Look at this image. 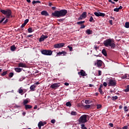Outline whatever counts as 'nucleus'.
Listing matches in <instances>:
<instances>
[{
    "mask_svg": "<svg viewBox=\"0 0 129 129\" xmlns=\"http://www.w3.org/2000/svg\"><path fill=\"white\" fill-rule=\"evenodd\" d=\"M0 12L1 13H2L3 15H5L6 16V18L7 19H6L5 21L3 22V24L4 25H6V24H7V23H8L9 22V20L8 19H11V18H13V15H12V14H13V12L10 9H7L6 10H4L1 8Z\"/></svg>",
    "mask_w": 129,
    "mask_h": 129,
    "instance_id": "f257e3e1",
    "label": "nucleus"
},
{
    "mask_svg": "<svg viewBox=\"0 0 129 129\" xmlns=\"http://www.w3.org/2000/svg\"><path fill=\"white\" fill-rule=\"evenodd\" d=\"M67 10L63 9L60 11H54V13H52V16L56 17V18H61L66 16V15H67Z\"/></svg>",
    "mask_w": 129,
    "mask_h": 129,
    "instance_id": "f03ea898",
    "label": "nucleus"
},
{
    "mask_svg": "<svg viewBox=\"0 0 129 129\" xmlns=\"http://www.w3.org/2000/svg\"><path fill=\"white\" fill-rule=\"evenodd\" d=\"M105 47H111L112 49L115 48V44H114V41L111 39H107L105 40L103 42Z\"/></svg>",
    "mask_w": 129,
    "mask_h": 129,
    "instance_id": "7ed1b4c3",
    "label": "nucleus"
},
{
    "mask_svg": "<svg viewBox=\"0 0 129 129\" xmlns=\"http://www.w3.org/2000/svg\"><path fill=\"white\" fill-rule=\"evenodd\" d=\"M87 116H88V115L84 114L82 115L79 119V122L81 123H85V122H87Z\"/></svg>",
    "mask_w": 129,
    "mask_h": 129,
    "instance_id": "20e7f679",
    "label": "nucleus"
},
{
    "mask_svg": "<svg viewBox=\"0 0 129 129\" xmlns=\"http://www.w3.org/2000/svg\"><path fill=\"white\" fill-rule=\"evenodd\" d=\"M41 54L46 56H51L52 55V50H43L41 51Z\"/></svg>",
    "mask_w": 129,
    "mask_h": 129,
    "instance_id": "39448f33",
    "label": "nucleus"
},
{
    "mask_svg": "<svg viewBox=\"0 0 129 129\" xmlns=\"http://www.w3.org/2000/svg\"><path fill=\"white\" fill-rule=\"evenodd\" d=\"M108 85V86H112L113 87L116 86V81L114 80L110 79L109 80Z\"/></svg>",
    "mask_w": 129,
    "mask_h": 129,
    "instance_id": "423d86ee",
    "label": "nucleus"
},
{
    "mask_svg": "<svg viewBox=\"0 0 129 129\" xmlns=\"http://www.w3.org/2000/svg\"><path fill=\"white\" fill-rule=\"evenodd\" d=\"M65 46V43H59L57 44H55L53 45V48L55 49H59L60 48H62Z\"/></svg>",
    "mask_w": 129,
    "mask_h": 129,
    "instance_id": "0eeeda50",
    "label": "nucleus"
},
{
    "mask_svg": "<svg viewBox=\"0 0 129 129\" xmlns=\"http://www.w3.org/2000/svg\"><path fill=\"white\" fill-rule=\"evenodd\" d=\"M60 86V83H54L52 85H50V88L52 89H57L59 88Z\"/></svg>",
    "mask_w": 129,
    "mask_h": 129,
    "instance_id": "6e6552de",
    "label": "nucleus"
},
{
    "mask_svg": "<svg viewBox=\"0 0 129 129\" xmlns=\"http://www.w3.org/2000/svg\"><path fill=\"white\" fill-rule=\"evenodd\" d=\"M94 15L96 17H102V18L105 17V14L101 12H94Z\"/></svg>",
    "mask_w": 129,
    "mask_h": 129,
    "instance_id": "1a4fd4ad",
    "label": "nucleus"
},
{
    "mask_svg": "<svg viewBox=\"0 0 129 129\" xmlns=\"http://www.w3.org/2000/svg\"><path fill=\"white\" fill-rule=\"evenodd\" d=\"M87 14V13H86V12H83L78 18V21H80V20H83V19H86Z\"/></svg>",
    "mask_w": 129,
    "mask_h": 129,
    "instance_id": "9d476101",
    "label": "nucleus"
},
{
    "mask_svg": "<svg viewBox=\"0 0 129 129\" xmlns=\"http://www.w3.org/2000/svg\"><path fill=\"white\" fill-rule=\"evenodd\" d=\"M48 37L49 36H48L47 35H44L43 34H42L40 37V38H39V41L43 42V41L45 40V39H47Z\"/></svg>",
    "mask_w": 129,
    "mask_h": 129,
    "instance_id": "9b49d317",
    "label": "nucleus"
},
{
    "mask_svg": "<svg viewBox=\"0 0 129 129\" xmlns=\"http://www.w3.org/2000/svg\"><path fill=\"white\" fill-rule=\"evenodd\" d=\"M102 63H103V62H102V60L97 59V67H98L99 68H100V67H101V66H102Z\"/></svg>",
    "mask_w": 129,
    "mask_h": 129,
    "instance_id": "f8f14e48",
    "label": "nucleus"
},
{
    "mask_svg": "<svg viewBox=\"0 0 129 129\" xmlns=\"http://www.w3.org/2000/svg\"><path fill=\"white\" fill-rule=\"evenodd\" d=\"M79 75H81V76H87V74L85 73V71L82 70H81L80 72H78Z\"/></svg>",
    "mask_w": 129,
    "mask_h": 129,
    "instance_id": "ddd939ff",
    "label": "nucleus"
},
{
    "mask_svg": "<svg viewBox=\"0 0 129 129\" xmlns=\"http://www.w3.org/2000/svg\"><path fill=\"white\" fill-rule=\"evenodd\" d=\"M36 87H37V85L35 84L31 85L30 87V91H35L36 90Z\"/></svg>",
    "mask_w": 129,
    "mask_h": 129,
    "instance_id": "4468645a",
    "label": "nucleus"
},
{
    "mask_svg": "<svg viewBox=\"0 0 129 129\" xmlns=\"http://www.w3.org/2000/svg\"><path fill=\"white\" fill-rule=\"evenodd\" d=\"M41 15H42V16H45V17H47L49 16V13H48L47 11H43L41 12Z\"/></svg>",
    "mask_w": 129,
    "mask_h": 129,
    "instance_id": "2eb2a0df",
    "label": "nucleus"
},
{
    "mask_svg": "<svg viewBox=\"0 0 129 129\" xmlns=\"http://www.w3.org/2000/svg\"><path fill=\"white\" fill-rule=\"evenodd\" d=\"M28 23H29V19H26L24 23L21 25V28L25 27V26H26Z\"/></svg>",
    "mask_w": 129,
    "mask_h": 129,
    "instance_id": "dca6fc26",
    "label": "nucleus"
},
{
    "mask_svg": "<svg viewBox=\"0 0 129 129\" xmlns=\"http://www.w3.org/2000/svg\"><path fill=\"white\" fill-rule=\"evenodd\" d=\"M33 106L31 105H25V108L26 110H28V109H31V108H32Z\"/></svg>",
    "mask_w": 129,
    "mask_h": 129,
    "instance_id": "f3484780",
    "label": "nucleus"
},
{
    "mask_svg": "<svg viewBox=\"0 0 129 129\" xmlns=\"http://www.w3.org/2000/svg\"><path fill=\"white\" fill-rule=\"evenodd\" d=\"M38 126L39 129H41V127L42 126H44V123H43V121L39 122V123L38 124Z\"/></svg>",
    "mask_w": 129,
    "mask_h": 129,
    "instance_id": "a211bd4d",
    "label": "nucleus"
},
{
    "mask_svg": "<svg viewBox=\"0 0 129 129\" xmlns=\"http://www.w3.org/2000/svg\"><path fill=\"white\" fill-rule=\"evenodd\" d=\"M62 54H63V56H66V55L67 54V52L65 51H62V52H59L57 53V55H62Z\"/></svg>",
    "mask_w": 129,
    "mask_h": 129,
    "instance_id": "6ab92c4d",
    "label": "nucleus"
},
{
    "mask_svg": "<svg viewBox=\"0 0 129 129\" xmlns=\"http://www.w3.org/2000/svg\"><path fill=\"white\" fill-rule=\"evenodd\" d=\"M14 70L18 73H20L22 71V69L20 68H15Z\"/></svg>",
    "mask_w": 129,
    "mask_h": 129,
    "instance_id": "aec40b11",
    "label": "nucleus"
},
{
    "mask_svg": "<svg viewBox=\"0 0 129 129\" xmlns=\"http://www.w3.org/2000/svg\"><path fill=\"white\" fill-rule=\"evenodd\" d=\"M18 66H19V67L25 68V67H26V63L21 62L18 64Z\"/></svg>",
    "mask_w": 129,
    "mask_h": 129,
    "instance_id": "412c9836",
    "label": "nucleus"
},
{
    "mask_svg": "<svg viewBox=\"0 0 129 129\" xmlns=\"http://www.w3.org/2000/svg\"><path fill=\"white\" fill-rule=\"evenodd\" d=\"M86 34L88 35H91L92 34V31L90 29H87L86 31Z\"/></svg>",
    "mask_w": 129,
    "mask_h": 129,
    "instance_id": "4be33fe9",
    "label": "nucleus"
},
{
    "mask_svg": "<svg viewBox=\"0 0 129 129\" xmlns=\"http://www.w3.org/2000/svg\"><path fill=\"white\" fill-rule=\"evenodd\" d=\"M102 53L104 56H107V53L106 52V50H105V49H103L102 50Z\"/></svg>",
    "mask_w": 129,
    "mask_h": 129,
    "instance_id": "5701e85b",
    "label": "nucleus"
},
{
    "mask_svg": "<svg viewBox=\"0 0 129 129\" xmlns=\"http://www.w3.org/2000/svg\"><path fill=\"white\" fill-rule=\"evenodd\" d=\"M28 103H29V100H24L23 101V105H24V106L27 105V104H28Z\"/></svg>",
    "mask_w": 129,
    "mask_h": 129,
    "instance_id": "b1692460",
    "label": "nucleus"
},
{
    "mask_svg": "<svg viewBox=\"0 0 129 129\" xmlns=\"http://www.w3.org/2000/svg\"><path fill=\"white\" fill-rule=\"evenodd\" d=\"M16 49H17V47H16V46L15 45H12L11 46V51H15V50H16Z\"/></svg>",
    "mask_w": 129,
    "mask_h": 129,
    "instance_id": "393cba45",
    "label": "nucleus"
},
{
    "mask_svg": "<svg viewBox=\"0 0 129 129\" xmlns=\"http://www.w3.org/2000/svg\"><path fill=\"white\" fill-rule=\"evenodd\" d=\"M66 105L67 106H69V107H71V106H72V104H71V103L70 102H67L66 103Z\"/></svg>",
    "mask_w": 129,
    "mask_h": 129,
    "instance_id": "a878e982",
    "label": "nucleus"
},
{
    "mask_svg": "<svg viewBox=\"0 0 129 129\" xmlns=\"http://www.w3.org/2000/svg\"><path fill=\"white\" fill-rule=\"evenodd\" d=\"M71 115H77L76 111H72L71 113Z\"/></svg>",
    "mask_w": 129,
    "mask_h": 129,
    "instance_id": "bb28decb",
    "label": "nucleus"
},
{
    "mask_svg": "<svg viewBox=\"0 0 129 129\" xmlns=\"http://www.w3.org/2000/svg\"><path fill=\"white\" fill-rule=\"evenodd\" d=\"M8 74V71L4 72L3 73L1 74V76H5Z\"/></svg>",
    "mask_w": 129,
    "mask_h": 129,
    "instance_id": "cd10ccee",
    "label": "nucleus"
},
{
    "mask_svg": "<svg viewBox=\"0 0 129 129\" xmlns=\"http://www.w3.org/2000/svg\"><path fill=\"white\" fill-rule=\"evenodd\" d=\"M125 27L127 29L129 28V22H125Z\"/></svg>",
    "mask_w": 129,
    "mask_h": 129,
    "instance_id": "c85d7f7f",
    "label": "nucleus"
},
{
    "mask_svg": "<svg viewBox=\"0 0 129 129\" xmlns=\"http://www.w3.org/2000/svg\"><path fill=\"white\" fill-rule=\"evenodd\" d=\"M84 23H85V21H80V22H78L77 23V25H82V24H84Z\"/></svg>",
    "mask_w": 129,
    "mask_h": 129,
    "instance_id": "c756f323",
    "label": "nucleus"
},
{
    "mask_svg": "<svg viewBox=\"0 0 129 129\" xmlns=\"http://www.w3.org/2000/svg\"><path fill=\"white\" fill-rule=\"evenodd\" d=\"M125 92H128L129 91V85L127 86L126 88L124 90Z\"/></svg>",
    "mask_w": 129,
    "mask_h": 129,
    "instance_id": "7c9ffc66",
    "label": "nucleus"
},
{
    "mask_svg": "<svg viewBox=\"0 0 129 129\" xmlns=\"http://www.w3.org/2000/svg\"><path fill=\"white\" fill-rule=\"evenodd\" d=\"M118 98V97H117V96H113L112 97V100H116V99H117Z\"/></svg>",
    "mask_w": 129,
    "mask_h": 129,
    "instance_id": "2f4dec72",
    "label": "nucleus"
},
{
    "mask_svg": "<svg viewBox=\"0 0 129 129\" xmlns=\"http://www.w3.org/2000/svg\"><path fill=\"white\" fill-rule=\"evenodd\" d=\"M18 92H19V93H20L21 94H22V93H23L24 92V90H23V89H22V88H20L19 89Z\"/></svg>",
    "mask_w": 129,
    "mask_h": 129,
    "instance_id": "473e14b6",
    "label": "nucleus"
},
{
    "mask_svg": "<svg viewBox=\"0 0 129 129\" xmlns=\"http://www.w3.org/2000/svg\"><path fill=\"white\" fill-rule=\"evenodd\" d=\"M13 76H14V73H10L9 74V77H10V78H12Z\"/></svg>",
    "mask_w": 129,
    "mask_h": 129,
    "instance_id": "72a5a7b5",
    "label": "nucleus"
},
{
    "mask_svg": "<svg viewBox=\"0 0 129 129\" xmlns=\"http://www.w3.org/2000/svg\"><path fill=\"white\" fill-rule=\"evenodd\" d=\"M81 125L82 129H87V128L85 126V125L84 124H82Z\"/></svg>",
    "mask_w": 129,
    "mask_h": 129,
    "instance_id": "f704fd0d",
    "label": "nucleus"
},
{
    "mask_svg": "<svg viewBox=\"0 0 129 129\" xmlns=\"http://www.w3.org/2000/svg\"><path fill=\"white\" fill-rule=\"evenodd\" d=\"M101 107H102V105H101V104L97 105V109H99V108H101Z\"/></svg>",
    "mask_w": 129,
    "mask_h": 129,
    "instance_id": "c9c22d12",
    "label": "nucleus"
},
{
    "mask_svg": "<svg viewBox=\"0 0 129 129\" xmlns=\"http://www.w3.org/2000/svg\"><path fill=\"white\" fill-rule=\"evenodd\" d=\"M125 78H127V74H125L122 77V79H125Z\"/></svg>",
    "mask_w": 129,
    "mask_h": 129,
    "instance_id": "e433bc0d",
    "label": "nucleus"
},
{
    "mask_svg": "<svg viewBox=\"0 0 129 129\" xmlns=\"http://www.w3.org/2000/svg\"><path fill=\"white\" fill-rule=\"evenodd\" d=\"M98 91H99V92H100V93L101 94H103V92L102 91V89H100V88H99L98 89Z\"/></svg>",
    "mask_w": 129,
    "mask_h": 129,
    "instance_id": "4c0bfd02",
    "label": "nucleus"
},
{
    "mask_svg": "<svg viewBox=\"0 0 129 129\" xmlns=\"http://www.w3.org/2000/svg\"><path fill=\"white\" fill-rule=\"evenodd\" d=\"M94 19H93V17L92 16H91L90 18L89 22H94Z\"/></svg>",
    "mask_w": 129,
    "mask_h": 129,
    "instance_id": "58836bf2",
    "label": "nucleus"
},
{
    "mask_svg": "<svg viewBox=\"0 0 129 129\" xmlns=\"http://www.w3.org/2000/svg\"><path fill=\"white\" fill-rule=\"evenodd\" d=\"M28 31L29 33H33V29H32V28H29Z\"/></svg>",
    "mask_w": 129,
    "mask_h": 129,
    "instance_id": "ea45409f",
    "label": "nucleus"
},
{
    "mask_svg": "<svg viewBox=\"0 0 129 129\" xmlns=\"http://www.w3.org/2000/svg\"><path fill=\"white\" fill-rule=\"evenodd\" d=\"M91 105H86L84 106L85 108H90Z\"/></svg>",
    "mask_w": 129,
    "mask_h": 129,
    "instance_id": "a19ab883",
    "label": "nucleus"
},
{
    "mask_svg": "<svg viewBox=\"0 0 129 129\" xmlns=\"http://www.w3.org/2000/svg\"><path fill=\"white\" fill-rule=\"evenodd\" d=\"M124 111H128V109H127V106H125L124 107Z\"/></svg>",
    "mask_w": 129,
    "mask_h": 129,
    "instance_id": "79ce46f5",
    "label": "nucleus"
},
{
    "mask_svg": "<svg viewBox=\"0 0 129 129\" xmlns=\"http://www.w3.org/2000/svg\"><path fill=\"white\" fill-rule=\"evenodd\" d=\"M64 20L65 19L62 18V19H58L57 21L58 22H60V23H62L63 21H64Z\"/></svg>",
    "mask_w": 129,
    "mask_h": 129,
    "instance_id": "37998d69",
    "label": "nucleus"
},
{
    "mask_svg": "<svg viewBox=\"0 0 129 129\" xmlns=\"http://www.w3.org/2000/svg\"><path fill=\"white\" fill-rule=\"evenodd\" d=\"M68 48L70 49V51H73V48L70 46H68Z\"/></svg>",
    "mask_w": 129,
    "mask_h": 129,
    "instance_id": "c03bdc74",
    "label": "nucleus"
},
{
    "mask_svg": "<svg viewBox=\"0 0 129 129\" xmlns=\"http://www.w3.org/2000/svg\"><path fill=\"white\" fill-rule=\"evenodd\" d=\"M113 11L114 12H117L118 13L119 12V9L118 8H115Z\"/></svg>",
    "mask_w": 129,
    "mask_h": 129,
    "instance_id": "a18cd8bd",
    "label": "nucleus"
},
{
    "mask_svg": "<svg viewBox=\"0 0 129 129\" xmlns=\"http://www.w3.org/2000/svg\"><path fill=\"white\" fill-rule=\"evenodd\" d=\"M5 20H6V17H4L1 20H0V24H2V23L5 21Z\"/></svg>",
    "mask_w": 129,
    "mask_h": 129,
    "instance_id": "49530a36",
    "label": "nucleus"
},
{
    "mask_svg": "<svg viewBox=\"0 0 129 129\" xmlns=\"http://www.w3.org/2000/svg\"><path fill=\"white\" fill-rule=\"evenodd\" d=\"M50 122H51V123H55L56 122V120L55 119H52L51 121H50Z\"/></svg>",
    "mask_w": 129,
    "mask_h": 129,
    "instance_id": "de8ad7c7",
    "label": "nucleus"
},
{
    "mask_svg": "<svg viewBox=\"0 0 129 129\" xmlns=\"http://www.w3.org/2000/svg\"><path fill=\"white\" fill-rule=\"evenodd\" d=\"M85 103H86V104H89V100H86L85 101Z\"/></svg>",
    "mask_w": 129,
    "mask_h": 129,
    "instance_id": "09e8293b",
    "label": "nucleus"
},
{
    "mask_svg": "<svg viewBox=\"0 0 129 129\" xmlns=\"http://www.w3.org/2000/svg\"><path fill=\"white\" fill-rule=\"evenodd\" d=\"M109 3H111V4H112L113 5L115 4V2H112L111 0H108Z\"/></svg>",
    "mask_w": 129,
    "mask_h": 129,
    "instance_id": "8fccbe9b",
    "label": "nucleus"
},
{
    "mask_svg": "<svg viewBox=\"0 0 129 129\" xmlns=\"http://www.w3.org/2000/svg\"><path fill=\"white\" fill-rule=\"evenodd\" d=\"M101 71H98V76H101Z\"/></svg>",
    "mask_w": 129,
    "mask_h": 129,
    "instance_id": "3c124183",
    "label": "nucleus"
},
{
    "mask_svg": "<svg viewBox=\"0 0 129 129\" xmlns=\"http://www.w3.org/2000/svg\"><path fill=\"white\" fill-rule=\"evenodd\" d=\"M103 85L104 87H106V86H107V83H106V82H104Z\"/></svg>",
    "mask_w": 129,
    "mask_h": 129,
    "instance_id": "603ef678",
    "label": "nucleus"
},
{
    "mask_svg": "<svg viewBox=\"0 0 129 129\" xmlns=\"http://www.w3.org/2000/svg\"><path fill=\"white\" fill-rule=\"evenodd\" d=\"M84 28H85V26L84 25L82 24L80 29H84Z\"/></svg>",
    "mask_w": 129,
    "mask_h": 129,
    "instance_id": "864d4df0",
    "label": "nucleus"
},
{
    "mask_svg": "<svg viewBox=\"0 0 129 129\" xmlns=\"http://www.w3.org/2000/svg\"><path fill=\"white\" fill-rule=\"evenodd\" d=\"M128 128V127L127 126H124L122 129H127Z\"/></svg>",
    "mask_w": 129,
    "mask_h": 129,
    "instance_id": "5fc2aeb1",
    "label": "nucleus"
},
{
    "mask_svg": "<svg viewBox=\"0 0 129 129\" xmlns=\"http://www.w3.org/2000/svg\"><path fill=\"white\" fill-rule=\"evenodd\" d=\"M109 125L110 126H111V127H113V124L112 123H110L109 124Z\"/></svg>",
    "mask_w": 129,
    "mask_h": 129,
    "instance_id": "6e6d98bb",
    "label": "nucleus"
},
{
    "mask_svg": "<svg viewBox=\"0 0 129 129\" xmlns=\"http://www.w3.org/2000/svg\"><path fill=\"white\" fill-rule=\"evenodd\" d=\"M48 6H49V7H51V6H53V3H49L48 4Z\"/></svg>",
    "mask_w": 129,
    "mask_h": 129,
    "instance_id": "4d7b16f0",
    "label": "nucleus"
},
{
    "mask_svg": "<svg viewBox=\"0 0 129 129\" xmlns=\"http://www.w3.org/2000/svg\"><path fill=\"white\" fill-rule=\"evenodd\" d=\"M64 85H66V86H69V83H64Z\"/></svg>",
    "mask_w": 129,
    "mask_h": 129,
    "instance_id": "13d9d810",
    "label": "nucleus"
},
{
    "mask_svg": "<svg viewBox=\"0 0 129 129\" xmlns=\"http://www.w3.org/2000/svg\"><path fill=\"white\" fill-rule=\"evenodd\" d=\"M37 108H38V106L37 105H35V106L34 107V109H37Z\"/></svg>",
    "mask_w": 129,
    "mask_h": 129,
    "instance_id": "bf43d9fd",
    "label": "nucleus"
},
{
    "mask_svg": "<svg viewBox=\"0 0 129 129\" xmlns=\"http://www.w3.org/2000/svg\"><path fill=\"white\" fill-rule=\"evenodd\" d=\"M34 84H35V85H39V84H40V83L39 82H37Z\"/></svg>",
    "mask_w": 129,
    "mask_h": 129,
    "instance_id": "052dcab7",
    "label": "nucleus"
},
{
    "mask_svg": "<svg viewBox=\"0 0 129 129\" xmlns=\"http://www.w3.org/2000/svg\"><path fill=\"white\" fill-rule=\"evenodd\" d=\"M109 24H110V25H112V20H109Z\"/></svg>",
    "mask_w": 129,
    "mask_h": 129,
    "instance_id": "680f3d73",
    "label": "nucleus"
},
{
    "mask_svg": "<svg viewBox=\"0 0 129 129\" xmlns=\"http://www.w3.org/2000/svg\"><path fill=\"white\" fill-rule=\"evenodd\" d=\"M32 4L33 5H35V4H36V1H33Z\"/></svg>",
    "mask_w": 129,
    "mask_h": 129,
    "instance_id": "e2e57ef3",
    "label": "nucleus"
},
{
    "mask_svg": "<svg viewBox=\"0 0 129 129\" xmlns=\"http://www.w3.org/2000/svg\"><path fill=\"white\" fill-rule=\"evenodd\" d=\"M51 9L53 10V11H55V10H56V7H51Z\"/></svg>",
    "mask_w": 129,
    "mask_h": 129,
    "instance_id": "0e129e2a",
    "label": "nucleus"
},
{
    "mask_svg": "<svg viewBox=\"0 0 129 129\" xmlns=\"http://www.w3.org/2000/svg\"><path fill=\"white\" fill-rule=\"evenodd\" d=\"M31 37H33V35H29L27 36L28 38H31Z\"/></svg>",
    "mask_w": 129,
    "mask_h": 129,
    "instance_id": "69168bd1",
    "label": "nucleus"
},
{
    "mask_svg": "<svg viewBox=\"0 0 129 129\" xmlns=\"http://www.w3.org/2000/svg\"><path fill=\"white\" fill-rule=\"evenodd\" d=\"M119 10H122V7L121 6H119V7L118 8Z\"/></svg>",
    "mask_w": 129,
    "mask_h": 129,
    "instance_id": "338daca9",
    "label": "nucleus"
},
{
    "mask_svg": "<svg viewBox=\"0 0 129 129\" xmlns=\"http://www.w3.org/2000/svg\"><path fill=\"white\" fill-rule=\"evenodd\" d=\"M121 108H122V106L121 105H120V106H119V109H121Z\"/></svg>",
    "mask_w": 129,
    "mask_h": 129,
    "instance_id": "774afa93",
    "label": "nucleus"
}]
</instances>
